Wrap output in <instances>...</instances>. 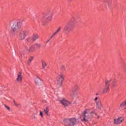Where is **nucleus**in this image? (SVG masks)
Returning <instances> with one entry per match:
<instances>
[{
	"label": "nucleus",
	"mask_w": 126,
	"mask_h": 126,
	"mask_svg": "<svg viewBox=\"0 0 126 126\" xmlns=\"http://www.w3.org/2000/svg\"><path fill=\"white\" fill-rule=\"evenodd\" d=\"M61 70H62V71H65V70H66V68H65V66H64V65H62L61 66Z\"/></svg>",
	"instance_id": "21"
},
{
	"label": "nucleus",
	"mask_w": 126,
	"mask_h": 126,
	"mask_svg": "<svg viewBox=\"0 0 126 126\" xmlns=\"http://www.w3.org/2000/svg\"><path fill=\"white\" fill-rule=\"evenodd\" d=\"M97 100H98V97H96L94 98V101H97Z\"/></svg>",
	"instance_id": "27"
},
{
	"label": "nucleus",
	"mask_w": 126,
	"mask_h": 126,
	"mask_svg": "<svg viewBox=\"0 0 126 126\" xmlns=\"http://www.w3.org/2000/svg\"><path fill=\"white\" fill-rule=\"evenodd\" d=\"M34 60V57L33 56H31L28 61V64L29 65H30L31 64V63H32V61Z\"/></svg>",
	"instance_id": "15"
},
{
	"label": "nucleus",
	"mask_w": 126,
	"mask_h": 126,
	"mask_svg": "<svg viewBox=\"0 0 126 126\" xmlns=\"http://www.w3.org/2000/svg\"><path fill=\"white\" fill-rule=\"evenodd\" d=\"M88 109H85L82 113L81 116V122L83 123H86L89 120V115L88 114Z\"/></svg>",
	"instance_id": "4"
},
{
	"label": "nucleus",
	"mask_w": 126,
	"mask_h": 126,
	"mask_svg": "<svg viewBox=\"0 0 126 126\" xmlns=\"http://www.w3.org/2000/svg\"><path fill=\"white\" fill-rule=\"evenodd\" d=\"M77 121L75 118H68L64 120V125L65 126H74L77 124Z\"/></svg>",
	"instance_id": "2"
},
{
	"label": "nucleus",
	"mask_w": 126,
	"mask_h": 126,
	"mask_svg": "<svg viewBox=\"0 0 126 126\" xmlns=\"http://www.w3.org/2000/svg\"><path fill=\"white\" fill-rule=\"evenodd\" d=\"M35 82L38 85H41L42 84V80L38 77H36L35 78Z\"/></svg>",
	"instance_id": "14"
},
{
	"label": "nucleus",
	"mask_w": 126,
	"mask_h": 126,
	"mask_svg": "<svg viewBox=\"0 0 126 126\" xmlns=\"http://www.w3.org/2000/svg\"><path fill=\"white\" fill-rule=\"evenodd\" d=\"M14 105H15V106H16L17 107H18V104H17L16 102H15V100H14Z\"/></svg>",
	"instance_id": "26"
},
{
	"label": "nucleus",
	"mask_w": 126,
	"mask_h": 126,
	"mask_svg": "<svg viewBox=\"0 0 126 126\" xmlns=\"http://www.w3.org/2000/svg\"><path fill=\"white\" fill-rule=\"evenodd\" d=\"M74 28V23L72 22L67 23L63 29V33L67 34Z\"/></svg>",
	"instance_id": "3"
},
{
	"label": "nucleus",
	"mask_w": 126,
	"mask_h": 126,
	"mask_svg": "<svg viewBox=\"0 0 126 126\" xmlns=\"http://www.w3.org/2000/svg\"><path fill=\"white\" fill-rule=\"evenodd\" d=\"M52 16H49L47 18V15H44L42 16V22H46V21H51L52 20Z\"/></svg>",
	"instance_id": "10"
},
{
	"label": "nucleus",
	"mask_w": 126,
	"mask_h": 126,
	"mask_svg": "<svg viewBox=\"0 0 126 126\" xmlns=\"http://www.w3.org/2000/svg\"><path fill=\"white\" fill-rule=\"evenodd\" d=\"M57 34H58L56 32L53 33V34H52V35L50 37V38L47 41L46 43H49V42H50V40H52V38H54V37H55V36L56 35H57Z\"/></svg>",
	"instance_id": "18"
},
{
	"label": "nucleus",
	"mask_w": 126,
	"mask_h": 126,
	"mask_svg": "<svg viewBox=\"0 0 126 126\" xmlns=\"http://www.w3.org/2000/svg\"><path fill=\"white\" fill-rule=\"evenodd\" d=\"M34 46H35V49H39V48H40V47H41V45L38 43H36L34 45H33Z\"/></svg>",
	"instance_id": "22"
},
{
	"label": "nucleus",
	"mask_w": 126,
	"mask_h": 126,
	"mask_svg": "<svg viewBox=\"0 0 126 126\" xmlns=\"http://www.w3.org/2000/svg\"><path fill=\"white\" fill-rule=\"evenodd\" d=\"M68 1H72V0H68Z\"/></svg>",
	"instance_id": "29"
},
{
	"label": "nucleus",
	"mask_w": 126,
	"mask_h": 126,
	"mask_svg": "<svg viewBox=\"0 0 126 126\" xmlns=\"http://www.w3.org/2000/svg\"><path fill=\"white\" fill-rule=\"evenodd\" d=\"M111 81L106 80L105 83V86L103 89L102 93L103 94H108L110 92V84Z\"/></svg>",
	"instance_id": "5"
},
{
	"label": "nucleus",
	"mask_w": 126,
	"mask_h": 126,
	"mask_svg": "<svg viewBox=\"0 0 126 126\" xmlns=\"http://www.w3.org/2000/svg\"><path fill=\"white\" fill-rule=\"evenodd\" d=\"M114 86H115V83H113V84H112V87H114Z\"/></svg>",
	"instance_id": "28"
},
{
	"label": "nucleus",
	"mask_w": 126,
	"mask_h": 126,
	"mask_svg": "<svg viewBox=\"0 0 126 126\" xmlns=\"http://www.w3.org/2000/svg\"><path fill=\"white\" fill-rule=\"evenodd\" d=\"M96 107L97 109H101V108L102 107V102H101V100L96 102Z\"/></svg>",
	"instance_id": "16"
},
{
	"label": "nucleus",
	"mask_w": 126,
	"mask_h": 126,
	"mask_svg": "<svg viewBox=\"0 0 126 126\" xmlns=\"http://www.w3.org/2000/svg\"><path fill=\"white\" fill-rule=\"evenodd\" d=\"M99 118H100V116H98V118H97V119H99Z\"/></svg>",
	"instance_id": "30"
},
{
	"label": "nucleus",
	"mask_w": 126,
	"mask_h": 126,
	"mask_svg": "<svg viewBox=\"0 0 126 126\" xmlns=\"http://www.w3.org/2000/svg\"><path fill=\"white\" fill-rule=\"evenodd\" d=\"M44 111L45 113L46 114V115H47V116H48V115H49V108L48 107H46L45 109H44Z\"/></svg>",
	"instance_id": "20"
},
{
	"label": "nucleus",
	"mask_w": 126,
	"mask_h": 126,
	"mask_svg": "<svg viewBox=\"0 0 126 126\" xmlns=\"http://www.w3.org/2000/svg\"><path fill=\"white\" fill-rule=\"evenodd\" d=\"M64 77H65V76L63 73H61L59 75L58 81L59 83H61V84H63V81L64 80Z\"/></svg>",
	"instance_id": "9"
},
{
	"label": "nucleus",
	"mask_w": 126,
	"mask_h": 126,
	"mask_svg": "<svg viewBox=\"0 0 126 126\" xmlns=\"http://www.w3.org/2000/svg\"><path fill=\"white\" fill-rule=\"evenodd\" d=\"M22 26V23L21 22H16V21L14 20H12L10 22V26H11L12 31V36H14V35L17 34L18 32V28H20Z\"/></svg>",
	"instance_id": "1"
},
{
	"label": "nucleus",
	"mask_w": 126,
	"mask_h": 126,
	"mask_svg": "<svg viewBox=\"0 0 126 126\" xmlns=\"http://www.w3.org/2000/svg\"><path fill=\"white\" fill-rule=\"evenodd\" d=\"M28 52L29 53H34V52H36V48L35 47V45H32L30 46L28 50Z\"/></svg>",
	"instance_id": "12"
},
{
	"label": "nucleus",
	"mask_w": 126,
	"mask_h": 126,
	"mask_svg": "<svg viewBox=\"0 0 126 126\" xmlns=\"http://www.w3.org/2000/svg\"><path fill=\"white\" fill-rule=\"evenodd\" d=\"M23 77L22 76V73L21 72H19L17 77V81L19 83H21L22 82V79Z\"/></svg>",
	"instance_id": "11"
},
{
	"label": "nucleus",
	"mask_w": 126,
	"mask_h": 126,
	"mask_svg": "<svg viewBox=\"0 0 126 126\" xmlns=\"http://www.w3.org/2000/svg\"><path fill=\"white\" fill-rule=\"evenodd\" d=\"M103 1L108 5V7L112 5V0H103Z\"/></svg>",
	"instance_id": "13"
},
{
	"label": "nucleus",
	"mask_w": 126,
	"mask_h": 126,
	"mask_svg": "<svg viewBox=\"0 0 126 126\" xmlns=\"http://www.w3.org/2000/svg\"><path fill=\"white\" fill-rule=\"evenodd\" d=\"M4 107L5 108H6V109H7V110H8V111H10V108L8 106H7L6 105H4Z\"/></svg>",
	"instance_id": "24"
},
{
	"label": "nucleus",
	"mask_w": 126,
	"mask_h": 126,
	"mask_svg": "<svg viewBox=\"0 0 126 126\" xmlns=\"http://www.w3.org/2000/svg\"><path fill=\"white\" fill-rule=\"evenodd\" d=\"M41 63H42V68L45 69V68L46 66H47L48 64H47V63L45 62V61H42L41 62Z\"/></svg>",
	"instance_id": "19"
},
{
	"label": "nucleus",
	"mask_w": 126,
	"mask_h": 126,
	"mask_svg": "<svg viewBox=\"0 0 126 126\" xmlns=\"http://www.w3.org/2000/svg\"><path fill=\"white\" fill-rule=\"evenodd\" d=\"M37 39H39V35L38 34H34L32 36V40L36 41Z\"/></svg>",
	"instance_id": "17"
},
{
	"label": "nucleus",
	"mask_w": 126,
	"mask_h": 126,
	"mask_svg": "<svg viewBox=\"0 0 126 126\" xmlns=\"http://www.w3.org/2000/svg\"><path fill=\"white\" fill-rule=\"evenodd\" d=\"M60 103H61V104L64 106V107H67V106H69V105L71 104V102H69L65 99H62L60 100Z\"/></svg>",
	"instance_id": "8"
},
{
	"label": "nucleus",
	"mask_w": 126,
	"mask_h": 126,
	"mask_svg": "<svg viewBox=\"0 0 126 126\" xmlns=\"http://www.w3.org/2000/svg\"><path fill=\"white\" fill-rule=\"evenodd\" d=\"M40 116H41V118H43V117H44V115H43V112H42V111H40Z\"/></svg>",
	"instance_id": "25"
},
{
	"label": "nucleus",
	"mask_w": 126,
	"mask_h": 126,
	"mask_svg": "<svg viewBox=\"0 0 126 126\" xmlns=\"http://www.w3.org/2000/svg\"><path fill=\"white\" fill-rule=\"evenodd\" d=\"M27 35V32H26L21 31L20 32L19 38L20 40H24Z\"/></svg>",
	"instance_id": "7"
},
{
	"label": "nucleus",
	"mask_w": 126,
	"mask_h": 126,
	"mask_svg": "<svg viewBox=\"0 0 126 126\" xmlns=\"http://www.w3.org/2000/svg\"><path fill=\"white\" fill-rule=\"evenodd\" d=\"M61 30H62V27H59V28L57 29L56 32L58 33L60 32Z\"/></svg>",
	"instance_id": "23"
},
{
	"label": "nucleus",
	"mask_w": 126,
	"mask_h": 126,
	"mask_svg": "<svg viewBox=\"0 0 126 126\" xmlns=\"http://www.w3.org/2000/svg\"><path fill=\"white\" fill-rule=\"evenodd\" d=\"M124 118L123 117H120L118 118L115 119L114 124L115 125H120V124H122L123 122H124Z\"/></svg>",
	"instance_id": "6"
}]
</instances>
